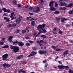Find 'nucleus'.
I'll return each instance as SVG.
<instances>
[{
	"instance_id": "9",
	"label": "nucleus",
	"mask_w": 73,
	"mask_h": 73,
	"mask_svg": "<svg viewBox=\"0 0 73 73\" xmlns=\"http://www.w3.org/2000/svg\"><path fill=\"white\" fill-rule=\"evenodd\" d=\"M38 52L40 54H44L46 53V51H44V50H39L38 51Z\"/></svg>"
},
{
	"instance_id": "29",
	"label": "nucleus",
	"mask_w": 73,
	"mask_h": 73,
	"mask_svg": "<svg viewBox=\"0 0 73 73\" xmlns=\"http://www.w3.org/2000/svg\"><path fill=\"white\" fill-rule=\"evenodd\" d=\"M2 10L4 11V12H7V9L5 8H3L2 9Z\"/></svg>"
},
{
	"instance_id": "38",
	"label": "nucleus",
	"mask_w": 73,
	"mask_h": 73,
	"mask_svg": "<svg viewBox=\"0 0 73 73\" xmlns=\"http://www.w3.org/2000/svg\"><path fill=\"white\" fill-rule=\"evenodd\" d=\"M60 12H58L57 11H56L54 12V14H56H56H58L60 13Z\"/></svg>"
},
{
	"instance_id": "10",
	"label": "nucleus",
	"mask_w": 73,
	"mask_h": 73,
	"mask_svg": "<svg viewBox=\"0 0 73 73\" xmlns=\"http://www.w3.org/2000/svg\"><path fill=\"white\" fill-rule=\"evenodd\" d=\"M3 67H7V68H10L11 67V65L7 63H4L3 65Z\"/></svg>"
},
{
	"instance_id": "58",
	"label": "nucleus",
	"mask_w": 73,
	"mask_h": 73,
	"mask_svg": "<svg viewBox=\"0 0 73 73\" xmlns=\"http://www.w3.org/2000/svg\"><path fill=\"white\" fill-rule=\"evenodd\" d=\"M46 61H47L46 60H44L43 61V64H45V63L46 62Z\"/></svg>"
},
{
	"instance_id": "41",
	"label": "nucleus",
	"mask_w": 73,
	"mask_h": 73,
	"mask_svg": "<svg viewBox=\"0 0 73 73\" xmlns=\"http://www.w3.org/2000/svg\"><path fill=\"white\" fill-rule=\"evenodd\" d=\"M51 48H53V49H56V46H51Z\"/></svg>"
},
{
	"instance_id": "61",
	"label": "nucleus",
	"mask_w": 73,
	"mask_h": 73,
	"mask_svg": "<svg viewBox=\"0 0 73 73\" xmlns=\"http://www.w3.org/2000/svg\"><path fill=\"white\" fill-rule=\"evenodd\" d=\"M21 7V4H18V7L19 8H20Z\"/></svg>"
},
{
	"instance_id": "50",
	"label": "nucleus",
	"mask_w": 73,
	"mask_h": 73,
	"mask_svg": "<svg viewBox=\"0 0 73 73\" xmlns=\"http://www.w3.org/2000/svg\"><path fill=\"white\" fill-rule=\"evenodd\" d=\"M7 39L9 40V41L10 42H11L12 41V40L11 39Z\"/></svg>"
},
{
	"instance_id": "28",
	"label": "nucleus",
	"mask_w": 73,
	"mask_h": 73,
	"mask_svg": "<svg viewBox=\"0 0 73 73\" xmlns=\"http://www.w3.org/2000/svg\"><path fill=\"white\" fill-rule=\"evenodd\" d=\"M15 32L17 33H19L20 32V29H17L15 31Z\"/></svg>"
},
{
	"instance_id": "27",
	"label": "nucleus",
	"mask_w": 73,
	"mask_h": 73,
	"mask_svg": "<svg viewBox=\"0 0 73 73\" xmlns=\"http://www.w3.org/2000/svg\"><path fill=\"white\" fill-rule=\"evenodd\" d=\"M29 9H31V10H33V9H35V7H34L33 6V7H29Z\"/></svg>"
},
{
	"instance_id": "45",
	"label": "nucleus",
	"mask_w": 73,
	"mask_h": 73,
	"mask_svg": "<svg viewBox=\"0 0 73 73\" xmlns=\"http://www.w3.org/2000/svg\"><path fill=\"white\" fill-rule=\"evenodd\" d=\"M57 6H58V4H57V3H55V7H57Z\"/></svg>"
},
{
	"instance_id": "11",
	"label": "nucleus",
	"mask_w": 73,
	"mask_h": 73,
	"mask_svg": "<svg viewBox=\"0 0 73 73\" xmlns=\"http://www.w3.org/2000/svg\"><path fill=\"white\" fill-rule=\"evenodd\" d=\"M64 68L66 69H69V67L67 66H65L63 65H61V70L64 69Z\"/></svg>"
},
{
	"instance_id": "1",
	"label": "nucleus",
	"mask_w": 73,
	"mask_h": 73,
	"mask_svg": "<svg viewBox=\"0 0 73 73\" xmlns=\"http://www.w3.org/2000/svg\"><path fill=\"white\" fill-rule=\"evenodd\" d=\"M46 26V25L45 23H44L42 25H39L36 27L37 29L38 30H40V33H46L47 31L45 29H44L45 27Z\"/></svg>"
},
{
	"instance_id": "63",
	"label": "nucleus",
	"mask_w": 73,
	"mask_h": 73,
	"mask_svg": "<svg viewBox=\"0 0 73 73\" xmlns=\"http://www.w3.org/2000/svg\"><path fill=\"white\" fill-rule=\"evenodd\" d=\"M57 30V29L56 28V27H54L53 29V31H56Z\"/></svg>"
},
{
	"instance_id": "20",
	"label": "nucleus",
	"mask_w": 73,
	"mask_h": 73,
	"mask_svg": "<svg viewBox=\"0 0 73 73\" xmlns=\"http://www.w3.org/2000/svg\"><path fill=\"white\" fill-rule=\"evenodd\" d=\"M2 48H9V46L8 45H5L3 46L2 47Z\"/></svg>"
},
{
	"instance_id": "13",
	"label": "nucleus",
	"mask_w": 73,
	"mask_h": 73,
	"mask_svg": "<svg viewBox=\"0 0 73 73\" xmlns=\"http://www.w3.org/2000/svg\"><path fill=\"white\" fill-rule=\"evenodd\" d=\"M69 53V52L68 51V50H66L65 51L63 52V55L64 56H65L66 54H68Z\"/></svg>"
},
{
	"instance_id": "18",
	"label": "nucleus",
	"mask_w": 73,
	"mask_h": 73,
	"mask_svg": "<svg viewBox=\"0 0 73 73\" xmlns=\"http://www.w3.org/2000/svg\"><path fill=\"white\" fill-rule=\"evenodd\" d=\"M54 68H58L60 70H61V65H59L58 66H54Z\"/></svg>"
},
{
	"instance_id": "2",
	"label": "nucleus",
	"mask_w": 73,
	"mask_h": 73,
	"mask_svg": "<svg viewBox=\"0 0 73 73\" xmlns=\"http://www.w3.org/2000/svg\"><path fill=\"white\" fill-rule=\"evenodd\" d=\"M55 2L53 1H50L49 3V6H50L49 9L51 11H56V9L55 8L53 7V4Z\"/></svg>"
},
{
	"instance_id": "34",
	"label": "nucleus",
	"mask_w": 73,
	"mask_h": 73,
	"mask_svg": "<svg viewBox=\"0 0 73 73\" xmlns=\"http://www.w3.org/2000/svg\"><path fill=\"white\" fill-rule=\"evenodd\" d=\"M58 30L59 31V34L60 35H62V31H61V30Z\"/></svg>"
},
{
	"instance_id": "19",
	"label": "nucleus",
	"mask_w": 73,
	"mask_h": 73,
	"mask_svg": "<svg viewBox=\"0 0 73 73\" xmlns=\"http://www.w3.org/2000/svg\"><path fill=\"white\" fill-rule=\"evenodd\" d=\"M12 3L13 4L16 5V4L17 3V1L16 0H13L12 1Z\"/></svg>"
},
{
	"instance_id": "52",
	"label": "nucleus",
	"mask_w": 73,
	"mask_h": 73,
	"mask_svg": "<svg viewBox=\"0 0 73 73\" xmlns=\"http://www.w3.org/2000/svg\"><path fill=\"white\" fill-rule=\"evenodd\" d=\"M29 42L30 43V44H33V42H33V41H32L31 40L29 41Z\"/></svg>"
},
{
	"instance_id": "23",
	"label": "nucleus",
	"mask_w": 73,
	"mask_h": 73,
	"mask_svg": "<svg viewBox=\"0 0 73 73\" xmlns=\"http://www.w3.org/2000/svg\"><path fill=\"white\" fill-rule=\"evenodd\" d=\"M26 32H27L26 30L24 29L22 31V33L23 34H24V33H26Z\"/></svg>"
},
{
	"instance_id": "48",
	"label": "nucleus",
	"mask_w": 73,
	"mask_h": 73,
	"mask_svg": "<svg viewBox=\"0 0 73 73\" xmlns=\"http://www.w3.org/2000/svg\"><path fill=\"white\" fill-rule=\"evenodd\" d=\"M6 12H7V13H10V12H11V11L9 9H7V10Z\"/></svg>"
},
{
	"instance_id": "21",
	"label": "nucleus",
	"mask_w": 73,
	"mask_h": 73,
	"mask_svg": "<svg viewBox=\"0 0 73 73\" xmlns=\"http://www.w3.org/2000/svg\"><path fill=\"white\" fill-rule=\"evenodd\" d=\"M32 49L33 50H37V47H33L32 48Z\"/></svg>"
},
{
	"instance_id": "14",
	"label": "nucleus",
	"mask_w": 73,
	"mask_h": 73,
	"mask_svg": "<svg viewBox=\"0 0 73 73\" xmlns=\"http://www.w3.org/2000/svg\"><path fill=\"white\" fill-rule=\"evenodd\" d=\"M23 55H21L19 56H17L16 57V58L17 59H21V58H23Z\"/></svg>"
},
{
	"instance_id": "15",
	"label": "nucleus",
	"mask_w": 73,
	"mask_h": 73,
	"mask_svg": "<svg viewBox=\"0 0 73 73\" xmlns=\"http://www.w3.org/2000/svg\"><path fill=\"white\" fill-rule=\"evenodd\" d=\"M73 5V3H70V4H69L68 5V4L67 3V5H66V7H68V8H70V7H72V6Z\"/></svg>"
},
{
	"instance_id": "55",
	"label": "nucleus",
	"mask_w": 73,
	"mask_h": 73,
	"mask_svg": "<svg viewBox=\"0 0 73 73\" xmlns=\"http://www.w3.org/2000/svg\"><path fill=\"white\" fill-rule=\"evenodd\" d=\"M58 63L60 64V65H62V62L60 61H58Z\"/></svg>"
},
{
	"instance_id": "39",
	"label": "nucleus",
	"mask_w": 73,
	"mask_h": 73,
	"mask_svg": "<svg viewBox=\"0 0 73 73\" xmlns=\"http://www.w3.org/2000/svg\"><path fill=\"white\" fill-rule=\"evenodd\" d=\"M8 15V13H5L3 14V16H6Z\"/></svg>"
},
{
	"instance_id": "60",
	"label": "nucleus",
	"mask_w": 73,
	"mask_h": 73,
	"mask_svg": "<svg viewBox=\"0 0 73 73\" xmlns=\"http://www.w3.org/2000/svg\"><path fill=\"white\" fill-rule=\"evenodd\" d=\"M28 29H29V27H26L25 30L27 31V30H28Z\"/></svg>"
},
{
	"instance_id": "22",
	"label": "nucleus",
	"mask_w": 73,
	"mask_h": 73,
	"mask_svg": "<svg viewBox=\"0 0 73 73\" xmlns=\"http://www.w3.org/2000/svg\"><path fill=\"white\" fill-rule=\"evenodd\" d=\"M41 37L42 38H46V36L45 35H42L41 36Z\"/></svg>"
},
{
	"instance_id": "37",
	"label": "nucleus",
	"mask_w": 73,
	"mask_h": 73,
	"mask_svg": "<svg viewBox=\"0 0 73 73\" xmlns=\"http://www.w3.org/2000/svg\"><path fill=\"white\" fill-rule=\"evenodd\" d=\"M13 38V36H9V38H8V39H12V38Z\"/></svg>"
},
{
	"instance_id": "42",
	"label": "nucleus",
	"mask_w": 73,
	"mask_h": 73,
	"mask_svg": "<svg viewBox=\"0 0 73 73\" xmlns=\"http://www.w3.org/2000/svg\"><path fill=\"white\" fill-rule=\"evenodd\" d=\"M44 42V41L43 40H40L39 41V42L40 43H43Z\"/></svg>"
},
{
	"instance_id": "59",
	"label": "nucleus",
	"mask_w": 73,
	"mask_h": 73,
	"mask_svg": "<svg viewBox=\"0 0 73 73\" xmlns=\"http://www.w3.org/2000/svg\"><path fill=\"white\" fill-rule=\"evenodd\" d=\"M35 20V19L33 18H31V20H30V21H33V20Z\"/></svg>"
},
{
	"instance_id": "26",
	"label": "nucleus",
	"mask_w": 73,
	"mask_h": 73,
	"mask_svg": "<svg viewBox=\"0 0 73 73\" xmlns=\"http://www.w3.org/2000/svg\"><path fill=\"white\" fill-rule=\"evenodd\" d=\"M56 21H57V22H59L60 20V19L57 17L56 18Z\"/></svg>"
},
{
	"instance_id": "49",
	"label": "nucleus",
	"mask_w": 73,
	"mask_h": 73,
	"mask_svg": "<svg viewBox=\"0 0 73 73\" xmlns=\"http://www.w3.org/2000/svg\"><path fill=\"white\" fill-rule=\"evenodd\" d=\"M6 20V22H7V23H9L10 21V20L8 19Z\"/></svg>"
},
{
	"instance_id": "53",
	"label": "nucleus",
	"mask_w": 73,
	"mask_h": 73,
	"mask_svg": "<svg viewBox=\"0 0 73 73\" xmlns=\"http://www.w3.org/2000/svg\"><path fill=\"white\" fill-rule=\"evenodd\" d=\"M62 10L64 11H65L66 10V7H64L62 8Z\"/></svg>"
},
{
	"instance_id": "33",
	"label": "nucleus",
	"mask_w": 73,
	"mask_h": 73,
	"mask_svg": "<svg viewBox=\"0 0 73 73\" xmlns=\"http://www.w3.org/2000/svg\"><path fill=\"white\" fill-rule=\"evenodd\" d=\"M40 1H41V2L40 3V4H42V3H44V1L43 0H40Z\"/></svg>"
},
{
	"instance_id": "6",
	"label": "nucleus",
	"mask_w": 73,
	"mask_h": 73,
	"mask_svg": "<svg viewBox=\"0 0 73 73\" xmlns=\"http://www.w3.org/2000/svg\"><path fill=\"white\" fill-rule=\"evenodd\" d=\"M13 16H15V15L14 12L11 13L9 15L10 18H11V20H13L15 19V17Z\"/></svg>"
},
{
	"instance_id": "30",
	"label": "nucleus",
	"mask_w": 73,
	"mask_h": 73,
	"mask_svg": "<svg viewBox=\"0 0 73 73\" xmlns=\"http://www.w3.org/2000/svg\"><path fill=\"white\" fill-rule=\"evenodd\" d=\"M18 42H19V41H17V40H16L15 42H13V44H18Z\"/></svg>"
},
{
	"instance_id": "16",
	"label": "nucleus",
	"mask_w": 73,
	"mask_h": 73,
	"mask_svg": "<svg viewBox=\"0 0 73 73\" xmlns=\"http://www.w3.org/2000/svg\"><path fill=\"white\" fill-rule=\"evenodd\" d=\"M67 20H68L66 19L65 18H62L60 20V21L61 23H64V21H67Z\"/></svg>"
},
{
	"instance_id": "64",
	"label": "nucleus",
	"mask_w": 73,
	"mask_h": 73,
	"mask_svg": "<svg viewBox=\"0 0 73 73\" xmlns=\"http://www.w3.org/2000/svg\"><path fill=\"white\" fill-rule=\"evenodd\" d=\"M29 15L30 16H33V14L32 13H30Z\"/></svg>"
},
{
	"instance_id": "4",
	"label": "nucleus",
	"mask_w": 73,
	"mask_h": 73,
	"mask_svg": "<svg viewBox=\"0 0 73 73\" xmlns=\"http://www.w3.org/2000/svg\"><path fill=\"white\" fill-rule=\"evenodd\" d=\"M8 54H6L3 55L2 56V60L3 61H5L7 59V58H8Z\"/></svg>"
},
{
	"instance_id": "36",
	"label": "nucleus",
	"mask_w": 73,
	"mask_h": 73,
	"mask_svg": "<svg viewBox=\"0 0 73 73\" xmlns=\"http://www.w3.org/2000/svg\"><path fill=\"white\" fill-rule=\"evenodd\" d=\"M4 44V42L0 41V45H3Z\"/></svg>"
},
{
	"instance_id": "31",
	"label": "nucleus",
	"mask_w": 73,
	"mask_h": 73,
	"mask_svg": "<svg viewBox=\"0 0 73 73\" xmlns=\"http://www.w3.org/2000/svg\"><path fill=\"white\" fill-rule=\"evenodd\" d=\"M32 18L31 17H27L26 18V19L27 20H29L30 19H31Z\"/></svg>"
},
{
	"instance_id": "24",
	"label": "nucleus",
	"mask_w": 73,
	"mask_h": 73,
	"mask_svg": "<svg viewBox=\"0 0 73 73\" xmlns=\"http://www.w3.org/2000/svg\"><path fill=\"white\" fill-rule=\"evenodd\" d=\"M15 47V46H12V45L10 46V48L11 49H13L14 50Z\"/></svg>"
},
{
	"instance_id": "8",
	"label": "nucleus",
	"mask_w": 73,
	"mask_h": 73,
	"mask_svg": "<svg viewBox=\"0 0 73 73\" xmlns=\"http://www.w3.org/2000/svg\"><path fill=\"white\" fill-rule=\"evenodd\" d=\"M21 20V17H18L17 19L15 20V21L16 23H20V22Z\"/></svg>"
},
{
	"instance_id": "44",
	"label": "nucleus",
	"mask_w": 73,
	"mask_h": 73,
	"mask_svg": "<svg viewBox=\"0 0 73 73\" xmlns=\"http://www.w3.org/2000/svg\"><path fill=\"white\" fill-rule=\"evenodd\" d=\"M8 27H9V28H10V27H12V24L9 25L8 26Z\"/></svg>"
},
{
	"instance_id": "46",
	"label": "nucleus",
	"mask_w": 73,
	"mask_h": 73,
	"mask_svg": "<svg viewBox=\"0 0 73 73\" xmlns=\"http://www.w3.org/2000/svg\"><path fill=\"white\" fill-rule=\"evenodd\" d=\"M25 8H27L29 7V5H27L26 6H25Z\"/></svg>"
},
{
	"instance_id": "35",
	"label": "nucleus",
	"mask_w": 73,
	"mask_h": 73,
	"mask_svg": "<svg viewBox=\"0 0 73 73\" xmlns=\"http://www.w3.org/2000/svg\"><path fill=\"white\" fill-rule=\"evenodd\" d=\"M68 13L70 15H72L73 14V12L71 10H70L68 11Z\"/></svg>"
},
{
	"instance_id": "32",
	"label": "nucleus",
	"mask_w": 73,
	"mask_h": 73,
	"mask_svg": "<svg viewBox=\"0 0 73 73\" xmlns=\"http://www.w3.org/2000/svg\"><path fill=\"white\" fill-rule=\"evenodd\" d=\"M56 50L57 52H60L61 50L60 48H57L56 49Z\"/></svg>"
},
{
	"instance_id": "51",
	"label": "nucleus",
	"mask_w": 73,
	"mask_h": 73,
	"mask_svg": "<svg viewBox=\"0 0 73 73\" xmlns=\"http://www.w3.org/2000/svg\"><path fill=\"white\" fill-rule=\"evenodd\" d=\"M30 43H27L26 44V45L27 46H30Z\"/></svg>"
},
{
	"instance_id": "12",
	"label": "nucleus",
	"mask_w": 73,
	"mask_h": 73,
	"mask_svg": "<svg viewBox=\"0 0 73 73\" xmlns=\"http://www.w3.org/2000/svg\"><path fill=\"white\" fill-rule=\"evenodd\" d=\"M19 42L18 43V44L19 46H21V47L22 46H24V43H23V42Z\"/></svg>"
},
{
	"instance_id": "56",
	"label": "nucleus",
	"mask_w": 73,
	"mask_h": 73,
	"mask_svg": "<svg viewBox=\"0 0 73 73\" xmlns=\"http://www.w3.org/2000/svg\"><path fill=\"white\" fill-rule=\"evenodd\" d=\"M69 42H70L71 43H73V40H69Z\"/></svg>"
},
{
	"instance_id": "25",
	"label": "nucleus",
	"mask_w": 73,
	"mask_h": 73,
	"mask_svg": "<svg viewBox=\"0 0 73 73\" xmlns=\"http://www.w3.org/2000/svg\"><path fill=\"white\" fill-rule=\"evenodd\" d=\"M68 72L69 73H73V70H72L71 69H69V70L68 71Z\"/></svg>"
},
{
	"instance_id": "43",
	"label": "nucleus",
	"mask_w": 73,
	"mask_h": 73,
	"mask_svg": "<svg viewBox=\"0 0 73 73\" xmlns=\"http://www.w3.org/2000/svg\"><path fill=\"white\" fill-rule=\"evenodd\" d=\"M23 70L21 69L19 70V73H22L23 72Z\"/></svg>"
},
{
	"instance_id": "57",
	"label": "nucleus",
	"mask_w": 73,
	"mask_h": 73,
	"mask_svg": "<svg viewBox=\"0 0 73 73\" xmlns=\"http://www.w3.org/2000/svg\"><path fill=\"white\" fill-rule=\"evenodd\" d=\"M47 66H48V63H46L45 65H44L45 68H46Z\"/></svg>"
},
{
	"instance_id": "5",
	"label": "nucleus",
	"mask_w": 73,
	"mask_h": 73,
	"mask_svg": "<svg viewBox=\"0 0 73 73\" xmlns=\"http://www.w3.org/2000/svg\"><path fill=\"white\" fill-rule=\"evenodd\" d=\"M19 47L18 46H15L13 50V52L15 53H17V52H19Z\"/></svg>"
},
{
	"instance_id": "40",
	"label": "nucleus",
	"mask_w": 73,
	"mask_h": 73,
	"mask_svg": "<svg viewBox=\"0 0 73 73\" xmlns=\"http://www.w3.org/2000/svg\"><path fill=\"white\" fill-rule=\"evenodd\" d=\"M27 63V62H26L25 61H23V62L22 64H23L24 65H25V64H26Z\"/></svg>"
},
{
	"instance_id": "54",
	"label": "nucleus",
	"mask_w": 73,
	"mask_h": 73,
	"mask_svg": "<svg viewBox=\"0 0 73 73\" xmlns=\"http://www.w3.org/2000/svg\"><path fill=\"white\" fill-rule=\"evenodd\" d=\"M3 19H4V20H6L8 19V18L7 17H5L3 18Z\"/></svg>"
},
{
	"instance_id": "62",
	"label": "nucleus",
	"mask_w": 73,
	"mask_h": 73,
	"mask_svg": "<svg viewBox=\"0 0 73 73\" xmlns=\"http://www.w3.org/2000/svg\"><path fill=\"white\" fill-rule=\"evenodd\" d=\"M36 12H39L40 11V9H37L35 10Z\"/></svg>"
},
{
	"instance_id": "47",
	"label": "nucleus",
	"mask_w": 73,
	"mask_h": 73,
	"mask_svg": "<svg viewBox=\"0 0 73 73\" xmlns=\"http://www.w3.org/2000/svg\"><path fill=\"white\" fill-rule=\"evenodd\" d=\"M17 25V24L15 23H14L13 25H12V27H14L15 26H16Z\"/></svg>"
},
{
	"instance_id": "3",
	"label": "nucleus",
	"mask_w": 73,
	"mask_h": 73,
	"mask_svg": "<svg viewBox=\"0 0 73 73\" xmlns=\"http://www.w3.org/2000/svg\"><path fill=\"white\" fill-rule=\"evenodd\" d=\"M37 54V51L35 52L33 51L31 52V54L28 56L27 57H31V56H35V55Z\"/></svg>"
},
{
	"instance_id": "17",
	"label": "nucleus",
	"mask_w": 73,
	"mask_h": 73,
	"mask_svg": "<svg viewBox=\"0 0 73 73\" xmlns=\"http://www.w3.org/2000/svg\"><path fill=\"white\" fill-rule=\"evenodd\" d=\"M31 24L32 26L33 27H34L35 25V21H32L31 22Z\"/></svg>"
},
{
	"instance_id": "7",
	"label": "nucleus",
	"mask_w": 73,
	"mask_h": 73,
	"mask_svg": "<svg viewBox=\"0 0 73 73\" xmlns=\"http://www.w3.org/2000/svg\"><path fill=\"white\" fill-rule=\"evenodd\" d=\"M59 4L60 6H64L66 7L67 4V3L62 1H59Z\"/></svg>"
}]
</instances>
